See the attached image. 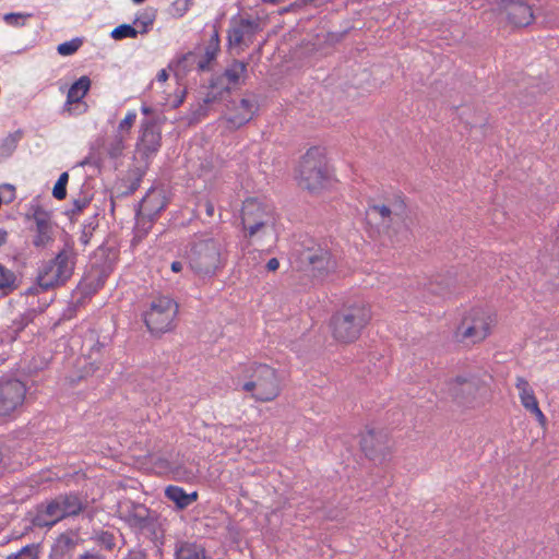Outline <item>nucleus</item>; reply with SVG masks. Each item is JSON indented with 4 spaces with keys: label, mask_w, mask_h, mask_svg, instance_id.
<instances>
[{
    "label": "nucleus",
    "mask_w": 559,
    "mask_h": 559,
    "mask_svg": "<svg viewBox=\"0 0 559 559\" xmlns=\"http://www.w3.org/2000/svg\"><path fill=\"white\" fill-rule=\"evenodd\" d=\"M185 258L197 277L213 278L227 263V243L222 236L212 231L195 233L186 246Z\"/></svg>",
    "instance_id": "nucleus-1"
},
{
    "label": "nucleus",
    "mask_w": 559,
    "mask_h": 559,
    "mask_svg": "<svg viewBox=\"0 0 559 559\" xmlns=\"http://www.w3.org/2000/svg\"><path fill=\"white\" fill-rule=\"evenodd\" d=\"M236 385L261 403L274 401L282 392V379L278 371L262 362H249L240 368Z\"/></svg>",
    "instance_id": "nucleus-2"
},
{
    "label": "nucleus",
    "mask_w": 559,
    "mask_h": 559,
    "mask_svg": "<svg viewBox=\"0 0 559 559\" xmlns=\"http://www.w3.org/2000/svg\"><path fill=\"white\" fill-rule=\"evenodd\" d=\"M76 264L74 242L66 235L63 247L57 254L47 261H43L37 270V284L43 290H50L64 286L72 277Z\"/></svg>",
    "instance_id": "nucleus-3"
},
{
    "label": "nucleus",
    "mask_w": 559,
    "mask_h": 559,
    "mask_svg": "<svg viewBox=\"0 0 559 559\" xmlns=\"http://www.w3.org/2000/svg\"><path fill=\"white\" fill-rule=\"evenodd\" d=\"M371 320L370 307L364 301L344 305L330 319L332 336L343 344L355 342Z\"/></svg>",
    "instance_id": "nucleus-4"
},
{
    "label": "nucleus",
    "mask_w": 559,
    "mask_h": 559,
    "mask_svg": "<svg viewBox=\"0 0 559 559\" xmlns=\"http://www.w3.org/2000/svg\"><path fill=\"white\" fill-rule=\"evenodd\" d=\"M294 254L298 267L317 278H324L336 267V261L331 251L312 239L298 245L294 249Z\"/></svg>",
    "instance_id": "nucleus-5"
},
{
    "label": "nucleus",
    "mask_w": 559,
    "mask_h": 559,
    "mask_svg": "<svg viewBox=\"0 0 559 559\" xmlns=\"http://www.w3.org/2000/svg\"><path fill=\"white\" fill-rule=\"evenodd\" d=\"M84 508L83 501L76 493L58 495L36 507L33 524L37 527H51L66 518L79 515Z\"/></svg>",
    "instance_id": "nucleus-6"
},
{
    "label": "nucleus",
    "mask_w": 559,
    "mask_h": 559,
    "mask_svg": "<svg viewBox=\"0 0 559 559\" xmlns=\"http://www.w3.org/2000/svg\"><path fill=\"white\" fill-rule=\"evenodd\" d=\"M297 180L300 188L312 193L325 188L330 173L323 148L313 146L306 152L298 165Z\"/></svg>",
    "instance_id": "nucleus-7"
},
{
    "label": "nucleus",
    "mask_w": 559,
    "mask_h": 559,
    "mask_svg": "<svg viewBox=\"0 0 559 559\" xmlns=\"http://www.w3.org/2000/svg\"><path fill=\"white\" fill-rule=\"evenodd\" d=\"M178 313V304L170 297L154 298L143 312V321L152 335L159 336L173 330Z\"/></svg>",
    "instance_id": "nucleus-8"
},
{
    "label": "nucleus",
    "mask_w": 559,
    "mask_h": 559,
    "mask_svg": "<svg viewBox=\"0 0 559 559\" xmlns=\"http://www.w3.org/2000/svg\"><path fill=\"white\" fill-rule=\"evenodd\" d=\"M121 519L155 544L163 538L157 513L144 504L132 501L126 503L122 507Z\"/></svg>",
    "instance_id": "nucleus-9"
},
{
    "label": "nucleus",
    "mask_w": 559,
    "mask_h": 559,
    "mask_svg": "<svg viewBox=\"0 0 559 559\" xmlns=\"http://www.w3.org/2000/svg\"><path fill=\"white\" fill-rule=\"evenodd\" d=\"M491 317L481 309L468 311L457 325L454 337L460 343L476 344L484 341L490 331Z\"/></svg>",
    "instance_id": "nucleus-10"
},
{
    "label": "nucleus",
    "mask_w": 559,
    "mask_h": 559,
    "mask_svg": "<svg viewBox=\"0 0 559 559\" xmlns=\"http://www.w3.org/2000/svg\"><path fill=\"white\" fill-rule=\"evenodd\" d=\"M450 397L461 406L472 407L480 392L485 390V381L476 373L467 372L450 379L445 383Z\"/></svg>",
    "instance_id": "nucleus-11"
},
{
    "label": "nucleus",
    "mask_w": 559,
    "mask_h": 559,
    "mask_svg": "<svg viewBox=\"0 0 559 559\" xmlns=\"http://www.w3.org/2000/svg\"><path fill=\"white\" fill-rule=\"evenodd\" d=\"M241 224L249 237L257 235L267 226H274L275 214L273 206L257 198L245 200L241 209Z\"/></svg>",
    "instance_id": "nucleus-12"
},
{
    "label": "nucleus",
    "mask_w": 559,
    "mask_h": 559,
    "mask_svg": "<svg viewBox=\"0 0 559 559\" xmlns=\"http://www.w3.org/2000/svg\"><path fill=\"white\" fill-rule=\"evenodd\" d=\"M360 449L369 460L382 462L390 450V440L386 431L383 429H367L361 435Z\"/></svg>",
    "instance_id": "nucleus-13"
},
{
    "label": "nucleus",
    "mask_w": 559,
    "mask_h": 559,
    "mask_svg": "<svg viewBox=\"0 0 559 559\" xmlns=\"http://www.w3.org/2000/svg\"><path fill=\"white\" fill-rule=\"evenodd\" d=\"M26 389L17 379L0 380V416H9L25 399Z\"/></svg>",
    "instance_id": "nucleus-14"
},
{
    "label": "nucleus",
    "mask_w": 559,
    "mask_h": 559,
    "mask_svg": "<svg viewBox=\"0 0 559 559\" xmlns=\"http://www.w3.org/2000/svg\"><path fill=\"white\" fill-rule=\"evenodd\" d=\"M162 133L157 123L152 119H145L141 124V134L136 143V152L146 162L160 148Z\"/></svg>",
    "instance_id": "nucleus-15"
},
{
    "label": "nucleus",
    "mask_w": 559,
    "mask_h": 559,
    "mask_svg": "<svg viewBox=\"0 0 559 559\" xmlns=\"http://www.w3.org/2000/svg\"><path fill=\"white\" fill-rule=\"evenodd\" d=\"M32 218L35 226L31 228L34 231L32 243L36 249H45L55 241V225L51 222L50 213L37 206L34 210Z\"/></svg>",
    "instance_id": "nucleus-16"
},
{
    "label": "nucleus",
    "mask_w": 559,
    "mask_h": 559,
    "mask_svg": "<svg viewBox=\"0 0 559 559\" xmlns=\"http://www.w3.org/2000/svg\"><path fill=\"white\" fill-rule=\"evenodd\" d=\"M261 31L259 20L239 19L231 21L228 29L227 40L229 47L240 45L249 46L253 41V37Z\"/></svg>",
    "instance_id": "nucleus-17"
},
{
    "label": "nucleus",
    "mask_w": 559,
    "mask_h": 559,
    "mask_svg": "<svg viewBox=\"0 0 559 559\" xmlns=\"http://www.w3.org/2000/svg\"><path fill=\"white\" fill-rule=\"evenodd\" d=\"M91 79L87 75L81 76L69 88L63 111L69 115H82L87 111V104L82 102L91 88Z\"/></svg>",
    "instance_id": "nucleus-18"
},
{
    "label": "nucleus",
    "mask_w": 559,
    "mask_h": 559,
    "mask_svg": "<svg viewBox=\"0 0 559 559\" xmlns=\"http://www.w3.org/2000/svg\"><path fill=\"white\" fill-rule=\"evenodd\" d=\"M498 7L516 27L528 26L534 20L532 7L523 0H498Z\"/></svg>",
    "instance_id": "nucleus-19"
},
{
    "label": "nucleus",
    "mask_w": 559,
    "mask_h": 559,
    "mask_svg": "<svg viewBox=\"0 0 559 559\" xmlns=\"http://www.w3.org/2000/svg\"><path fill=\"white\" fill-rule=\"evenodd\" d=\"M406 213V205L403 200H395L391 204H370L367 211L368 216L379 217L381 224L389 226L394 221H402Z\"/></svg>",
    "instance_id": "nucleus-20"
},
{
    "label": "nucleus",
    "mask_w": 559,
    "mask_h": 559,
    "mask_svg": "<svg viewBox=\"0 0 559 559\" xmlns=\"http://www.w3.org/2000/svg\"><path fill=\"white\" fill-rule=\"evenodd\" d=\"M456 275L448 271L445 274H439L425 284V290L442 299L450 297L456 292Z\"/></svg>",
    "instance_id": "nucleus-21"
},
{
    "label": "nucleus",
    "mask_w": 559,
    "mask_h": 559,
    "mask_svg": "<svg viewBox=\"0 0 559 559\" xmlns=\"http://www.w3.org/2000/svg\"><path fill=\"white\" fill-rule=\"evenodd\" d=\"M257 109V102L249 98H242L239 106L236 108V111L230 114L227 120L234 127L239 128L253 118Z\"/></svg>",
    "instance_id": "nucleus-22"
},
{
    "label": "nucleus",
    "mask_w": 559,
    "mask_h": 559,
    "mask_svg": "<svg viewBox=\"0 0 559 559\" xmlns=\"http://www.w3.org/2000/svg\"><path fill=\"white\" fill-rule=\"evenodd\" d=\"M175 559H213L206 549L197 543L181 542L176 544Z\"/></svg>",
    "instance_id": "nucleus-23"
},
{
    "label": "nucleus",
    "mask_w": 559,
    "mask_h": 559,
    "mask_svg": "<svg viewBox=\"0 0 559 559\" xmlns=\"http://www.w3.org/2000/svg\"><path fill=\"white\" fill-rule=\"evenodd\" d=\"M165 496L168 500L173 501L177 509L183 510L192 504L198 499V492L193 491L187 493L181 487L169 485L165 489Z\"/></svg>",
    "instance_id": "nucleus-24"
},
{
    "label": "nucleus",
    "mask_w": 559,
    "mask_h": 559,
    "mask_svg": "<svg viewBox=\"0 0 559 559\" xmlns=\"http://www.w3.org/2000/svg\"><path fill=\"white\" fill-rule=\"evenodd\" d=\"M22 275L15 274L0 263V290L4 296L17 290L22 286Z\"/></svg>",
    "instance_id": "nucleus-25"
},
{
    "label": "nucleus",
    "mask_w": 559,
    "mask_h": 559,
    "mask_svg": "<svg viewBox=\"0 0 559 559\" xmlns=\"http://www.w3.org/2000/svg\"><path fill=\"white\" fill-rule=\"evenodd\" d=\"M75 546V539H73L69 534H61L52 545L50 552L63 559H72Z\"/></svg>",
    "instance_id": "nucleus-26"
},
{
    "label": "nucleus",
    "mask_w": 559,
    "mask_h": 559,
    "mask_svg": "<svg viewBox=\"0 0 559 559\" xmlns=\"http://www.w3.org/2000/svg\"><path fill=\"white\" fill-rule=\"evenodd\" d=\"M515 386L519 390L521 403L526 411L538 403L533 389L531 388L528 381L525 378L518 377L515 381Z\"/></svg>",
    "instance_id": "nucleus-27"
},
{
    "label": "nucleus",
    "mask_w": 559,
    "mask_h": 559,
    "mask_svg": "<svg viewBox=\"0 0 559 559\" xmlns=\"http://www.w3.org/2000/svg\"><path fill=\"white\" fill-rule=\"evenodd\" d=\"M248 63L240 60H234L223 72L228 84L238 85L246 76Z\"/></svg>",
    "instance_id": "nucleus-28"
},
{
    "label": "nucleus",
    "mask_w": 559,
    "mask_h": 559,
    "mask_svg": "<svg viewBox=\"0 0 559 559\" xmlns=\"http://www.w3.org/2000/svg\"><path fill=\"white\" fill-rule=\"evenodd\" d=\"M44 308H39V310L35 308H28L23 313H20L17 318L13 319L12 325L10 326L14 333H19L23 331L39 312H43Z\"/></svg>",
    "instance_id": "nucleus-29"
},
{
    "label": "nucleus",
    "mask_w": 559,
    "mask_h": 559,
    "mask_svg": "<svg viewBox=\"0 0 559 559\" xmlns=\"http://www.w3.org/2000/svg\"><path fill=\"white\" fill-rule=\"evenodd\" d=\"M22 138L23 131L21 129L8 134L0 144V154L4 157L11 156Z\"/></svg>",
    "instance_id": "nucleus-30"
},
{
    "label": "nucleus",
    "mask_w": 559,
    "mask_h": 559,
    "mask_svg": "<svg viewBox=\"0 0 559 559\" xmlns=\"http://www.w3.org/2000/svg\"><path fill=\"white\" fill-rule=\"evenodd\" d=\"M155 19L156 10L152 8H146L142 13H140L135 17L133 23L140 24L142 26V28L139 31L140 34H146L154 24Z\"/></svg>",
    "instance_id": "nucleus-31"
},
{
    "label": "nucleus",
    "mask_w": 559,
    "mask_h": 559,
    "mask_svg": "<svg viewBox=\"0 0 559 559\" xmlns=\"http://www.w3.org/2000/svg\"><path fill=\"white\" fill-rule=\"evenodd\" d=\"M154 201V195L147 193L140 202V213L146 215L151 221H153L160 211L164 209V204L155 207L152 203Z\"/></svg>",
    "instance_id": "nucleus-32"
},
{
    "label": "nucleus",
    "mask_w": 559,
    "mask_h": 559,
    "mask_svg": "<svg viewBox=\"0 0 559 559\" xmlns=\"http://www.w3.org/2000/svg\"><path fill=\"white\" fill-rule=\"evenodd\" d=\"M98 214H94L87 222H85L82 226V231L80 236V242L83 246H87L91 241V238L93 236V233L98 227Z\"/></svg>",
    "instance_id": "nucleus-33"
},
{
    "label": "nucleus",
    "mask_w": 559,
    "mask_h": 559,
    "mask_svg": "<svg viewBox=\"0 0 559 559\" xmlns=\"http://www.w3.org/2000/svg\"><path fill=\"white\" fill-rule=\"evenodd\" d=\"M139 31L131 24H121L111 31V38L115 40H122L124 38H135Z\"/></svg>",
    "instance_id": "nucleus-34"
},
{
    "label": "nucleus",
    "mask_w": 559,
    "mask_h": 559,
    "mask_svg": "<svg viewBox=\"0 0 559 559\" xmlns=\"http://www.w3.org/2000/svg\"><path fill=\"white\" fill-rule=\"evenodd\" d=\"M69 182L68 171H63L52 188V197L59 201L67 198V185Z\"/></svg>",
    "instance_id": "nucleus-35"
},
{
    "label": "nucleus",
    "mask_w": 559,
    "mask_h": 559,
    "mask_svg": "<svg viewBox=\"0 0 559 559\" xmlns=\"http://www.w3.org/2000/svg\"><path fill=\"white\" fill-rule=\"evenodd\" d=\"M124 150V140L122 135L117 134L114 136V139L109 142L107 146V153L110 158H118L122 155Z\"/></svg>",
    "instance_id": "nucleus-36"
},
{
    "label": "nucleus",
    "mask_w": 559,
    "mask_h": 559,
    "mask_svg": "<svg viewBox=\"0 0 559 559\" xmlns=\"http://www.w3.org/2000/svg\"><path fill=\"white\" fill-rule=\"evenodd\" d=\"M38 545L29 544L24 546L16 554L8 556L7 559H37L38 558Z\"/></svg>",
    "instance_id": "nucleus-37"
},
{
    "label": "nucleus",
    "mask_w": 559,
    "mask_h": 559,
    "mask_svg": "<svg viewBox=\"0 0 559 559\" xmlns=\"http://www.w3.org/2000/svg\"><path fill=\"white\" fill-rule=\"evenodd\" d=\"M230 85L223 73L212 78L210 81V88L219 94V96H223L224 93H229Z\"/></svg>",
    "instance_id": "nucleus-38"
},
{
    "label": "nucleus",
    "mask_w": 559,
    "mask_h": 559,
    "mask_svg": "<svg viewBox=\"0 0 559 559\" xmlns=\"http://www.w3.org/2000/svg\"><path fill=\"white\" fill-rule=\"evenodd\" d=\"M82 45L81 38H73L72 40L59 44L57 51L61 56H71L79 50Z\"/></svg>",
    "instance_id": "nucleus-39"
},
{
    "label": "nucleus",
    "mask_w": 559,
    "mask_h": 559,
    "mask_svg": "<svg viewBox=\"0 0 559 559\" xmlns=\"http://www.w3.org/2000/svg\"><path fill=\"white\" fill-rule=\"evenodd\" d=\"M195 61H197V52L194 51H189L185 55H182L179 59H178V62H177V68H178V71H188L190 70L193 66H195Z\"/></svg>",
    "instance_id": "nucleus-40"
},
{
    "label": "nucleus",
    "mask_w": 559,
    "mask_h": 559,
    "mask_svg": "<svg viewBox=\"0 0 559 559\" xmlns=\"http://www.w3.org/2000/svg\"><path fill=\"white\" fill-rule=\"evenodd\" d=\"M31 13H7L3 19L4 21L12 26H24L25 21L31 17Z\"/></svg>",
    "instance_id": "nucleus-41"
},
{
    "label": "nucleus",
    "mask_w": 559,
    "mask_h": 559,
    "mask_svg": "<svg viewBox=\"0 0 559 559\" xmlns=\"http://www.w3.org/2000/svg\"><path fill=\"white\" fill-rule=\"evenodd\" d=\"M91 203V198L87 195H81L78 199H74L72 202V209L69 213L74 216L80 214L88 204Z\"/></svg>",
    "instance_id": "nucleus-42"
},
{
    "label": "nucleus",
    "mask_w": 559,
    "mask_h": 559,
    "mask_svg": "<svg viewBox=\"0 0 559 559\" xmlns=\"http://www.w3.org/2000/svg\"><path fill=\"white\" fill-rule=\"evenodd\" d=\"M97 540L107 550H112L116 546L115 536L110 532H102Z\"/></svg>",
    "instance_id": "nucleus-43"
},
{
    "label": "nucleus",
    "mask_w": 559,
    "mask_h": 559,
    "mask_svg": "<svg viewBox=\"0 0 559 559\" xmlns=\"http://www.w3.org/2000/svg\"><path fill=\"white\" fill-rule=\"evenodd\" d=\"M136 119V114L134 111H129L124 119H122L118 126L119 131H129L133 126Z\"/></svg>",
    "instance_id": "nucleus-44"
},
{
    "label": "nucleus",
    "mask_w": 559,
    "mask_h": 559,
    "mask_svg": "<svg viewBox=\"0 0 559 559\" xmlns=\"http://www.w3.org/2000/svg\"><path fill=\"white\" fill-rule=\"evenodd\" d=\"M213 60H207V57L205 55H199L197 52V61H195V67L199 71H207L210 70V63L212 62Z\"/></svg>",
    "instance_id": "nucleus-45"
},
{
    "label": "nucleus",
    "mask_w": 559,
    "mask_h": 559,
    "mask_svg": "<svg viewBox=\"0 0 559 559\" xmlns=\"http://www.w3.org/2000/svg\"><path fill=\"white\" fill-rule=\"evenodd\" d=\"M198 207L203 209L207 217H212L214 215L215 207L212 201L209 199L200 200L198 203Z\"/></svg>",
    "instance_id": "nucleus-46"
},
{
    "label": "nucleus",
    "mask_w": 559,
    "mask_h": 559,
    "mask_svg": "<svg viewBox=\"0 0 559 559\" xmlns=\"http://www.w3.org/2000/svg\"><path fill=\"white\" fill-rule=\"evenodd\" d=\"M209 106L203 103H198L197 108L192 110V119L200 120L207 115Z\"/></svg>",
    "instance_id": "nucleus-47"
},
{
    "label": "nucleus",
    "mask_w": 559,
    "mask_h": 559,
    "mask_svg": "<svg viewBox=\"0 0 559 559\" xmlns=\"http://www.w3.org/2000/svg\"><path fill=\"white\" fill-rule=\"evenodd\" d=\"M123 559H147V555L142 549H131Z\"/></svg>",
    "instance_id": "nucleus-48"
},
{
    "label": "nucleus",
    "mask_w": 559,
    "mask_h": 559,
    "mask_svg": "<svg viewBox=\"0 0 559 559\" xmlns=\"http://www.w3.org/2000/svg\"><path fill=\"white\" fill-rule=\"evenodd\" d=\"M140 183H141V176H138L136 178H134L131 183L129 185V187L127 188V190L122 193L123 195H131L133 194L140 187Z\"/></svg>",
    "instance_id": "nucleus-49"
},
{
    "label": "nucleus",
    "mask_w": 559,
    "mask_h": 559,
    "mask_svg": "<svg viewBox=\"0 0 559 559\" xmlns=\"http://www.w3.org/2000/svg\"><path fill=\"white\" fill-rule=\"evenodd\" d=\"M527 412L534 414L536 416L537 420L542 425H544L546 423V417H545L544 413L540 411L538 403L536 405H534L533 407H531L530 409H527Z\"/></svg>",
    "instance_id": "nucleus-50"
},
{
    "label": "nucleus",
    "mask_w": 559,
    "mask_h": 559,
    "mask_svg": "<svg viewBox=\"0 0 559 559\" xmlns=\"http://www.w3.org/2000/svg\"><path fill=\"white\" fill-rule=\"evenodd\" d=\"M218 50H219L218 47H215V46H212V45L207 44L203 55H205L207 57V60H213L214 61L216 56H217Z\"/></svg>",
    "instance_id": "nucleus-51"
},
{
    "label": "nucleus",
    "mask_w": 559,
    "mask_h": 559,
    "mask_svg": "<svg viewBox=\"0 0 559 559\" xmlns=\"http://www.w3.org/2000/svg\"><path fill=\"white\" fill-rule=\"evenodd\" d=\"M219 94H217L215 91L209 92L206 96L202 99V103L210 106L214 102H216L218 98H221Z\"/></svg>",
    "instance_id": "nucleus-52"
},
{
    "label": "nucleus",
    "mask_w": 559,
    "mask_h": 559,
    "mask_svg": "<svg viewBox=\"0 0 559 559\" xmlns=\"http://www.w3.org/2000/svg\"><path fill=\"white\" fill-rule=\"evenodd\" d=\"M40 292H44L43 288L37 284V281L35 282L34 285H32L31 287H28L24 293L23 295L25 296H35V295H38Z\"/></svg>",
    "instance_id": "nucleus-53"
},
{
    "label": "nucleus",
    "mask_w": 559,
    "mask_h": 559,
    "mask_svg": "<svg viewBox=\"0 0 559 559\" xmlns=\"http://www.w3.org/2000/svg\"><path fill=\"white\" fill-rule=\"evenodd\" d=\"M265 267L267 271L274 272L280 267V261L276 258H272L267 261Z\"/></svg>",
    "instance_id": "nucleus-54"
},
{
    "label": "nucleus",
    "mask_w": 559,
    "mask_h": 559,
    "mask_svg": "<svg viewBox=\"0 0 559 559\" xmlns=\"http://www.w3.org/2000/svg\"><path fill=\"white\" fill-rule=\"evenodd\" d=\"M209 44L219 48V35H218V32L216 29L212 34Z\"/></svg>",
    "instance_id": "nucleus-55"
},
{
    "label": "nucleus",
    "mask_w": 559,
    "mask_h": 559,
    "mask_svg": "<svg viewBox=\"0 0 559 559\" xmlns=\"http://www.w3.org/2000/svg\"><path fill=\"white\" fill-rule=\"evenodd\" d=\"M170 269L173 272L175 273H179L182 271L183 269V262L181 261H174L171 264H170Z\"/></svg>",
    "instance_id": "nucleus-56"
},
{
    "label": "nucleus",
    "mask_w": 559,
    "mask_h": 559,
    "mask_svg": "<svg viewBox=\"0 0 559 559\" xmlns=\"http://www.w3.org/2000/svg\"><path fill=\"white\" fill-rule=\"evenodd\" d=\"M80 559H104V558L99 555L85 552L84 555L80 556Z\"/></svg>",
    "instance_id": "nucleus-57"
},
{
    "label": "nucleus",
    "mask_w": 559,
    "mask_h": 559,
    "mask_svg": "<svg viewBox=\"0 0 559 559\" xmlns=\"http://www.w3.org/2000/svg\"><path fill=\"white\" fill-rule=\"evenodd\" d=\"M8 240V233L0 228V247L3 246Z\"/></svg>",
    "instance_id": "nucleus-58"
},
{
    "label": "nucleus",
    "mask_w": 559,
    "mask_h": 559,
    "mask_svg": "<svg viewBox=\"0 0 559 559\" xmlns=\"http://www.w3.org/2000/svg\"><path fill=\"white\" fill-rule=\"evenodd\" d=\"M168 79V73L166 72V70H160L157 74V80L160 81V82H165L166 80Z\"/></svg>",
    "instance_id": "nucleus-59"
},
{
    "label": "nucleus",
    "mask_w": 559,
    "mask_h": 559,
    "mask_svg": "<svg viewBox=\"0 0 559 559\" xmlns=\"http://www.w3.org/2000/svg\"><path fill=\"white\" fill-rule=\"evenodd\" d=\"M141 110L144 115H150L152 112V109L147 106H142Z\"/></svg>",
    "instance_id": "nucleus-60"
},
{
    "label": "nucleus",
    "mask_w": 559,
    "mask_h": 559,
    "mask_svg": "<svg viewBox=\"0 0 559 559\" xmlns=\"http://www.w3.org/2000/svg\"><path fill=\"white\" fill-rule=\"evenodd\" d=\"M183 102V96H181L177 102L175 103L174 107H178Z\"/></svg>",
    "instance_id": "nucleus-61"
},
{
    "label": "nucleus",
    "mask_w": 559,
    "mask_h": 559,
    "mask_svg": "<svg viewBox=\"0 0 559 559\" xmlns=\"http://www.w3.org/2000/svg\"><path fill=\"white\" fill-rule=\"evenodd\" d=\"M262 2L277 3L280 0H261Z\"/></svg>",
    "instance_id": "nucleus-62"
},
{
    "label": "nucleus",
    "mask_w": 559,
    "mask_h": 559,
    "mask_svg": "<svg viewBox=\"0 0 559 559\" xmlns=\"http://www.w3.org/2000/svg\"><path fill=\"white\" fill-rule=\"evenodd\" d=\"M5 188H8V189H10V190L14 191V187H13L12 185H5Z\"/></svg>",
    "instance_id": "nucleus-63"
},
{
    "label": "nucleus",
    "mask_w": 559,
    "mask_h": 559,
    "mask_svg": "<svg viewBox=\"0 0 559 559\" xmlns=\"http://www.w3.org/2000/svg\"><path fill=\"white\" fill-rule=\"evenodd\" d=\"M134 3L140 4L143 3L145 0H132Z\"/></svg>",
    "instance_id": "nucleus-64"
}]
</instances>
